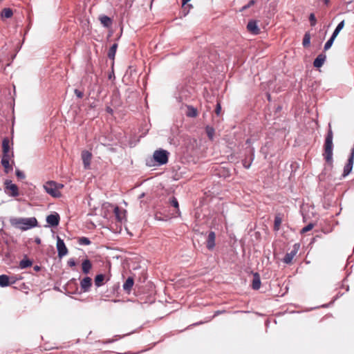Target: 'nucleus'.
<instances>
[{"label": "nucleus", "mask_w": 354, "mask_h": 354, "mask_svg": "<svg viewBox=\"0 0 354 354\" xmlns=\"http://www.w3.org/2000/svg\"><path fill=\"white\" fill-rule=\"evenodd\" d=\"M104 209H113L118 221L122 222L125 218L126 210H122L119 207L110 203H105L103 205Z\"/></svg>", "instance_id": "nucleus-4"}, {"label": "nucleus", "mask_w": 354, "mask_h": 354, "mask_svg": "<svg viewBox=\"0 0 354 354\" xmlns=\"http://www.w3.org/2000/svg\"><path fill=\"white\" fill-rule=\"evenodd\" d=\"M169 204L177 209V212L180 215V209H179V204L177 198L174 196H172L169 198Z\"/></svg>", "instance_id": "nucleus-32"}, {"label": "nucleus", "mask_w": 354, "mask_h": 354, "mask_svg": "<svg viewBox=\"0 0 354 354\" xmlns=\"http://www.w3.org/2000/svg\"><path fill=\"white\" fill-rule=\"evenodd\" d=\"M216 234L213 231L209 232L207 239V248L209 250H212L215 247Z\"/></svg>", "instance_id": "nucleus-12"}, {"label": "nucleus", "mask_w": 354, "mask_h": 354, "mask_svg": "<svg viewBox=\"0 0 354 354\" xmlns=\"http://www.w3.org/2000/svg\"><path fill=\"white\" fill-rule=\"evenodd\" d=\"M281 217L280 214H277L274 217V230L278 231L280 228V225L281 224Z\"/></svg>", "instance_id": "nucleus-27"}, {"label": "nucleus", "mask_w": 354, "mask_h": 354, "mask_svg": "<svg viewBox=\"0 0 354 354\" xmlns=\"http://www.w3.org/2000/svg\"><path fill=\"white\" fill-rule=\"evenodd\" d=\"M106 111L107 113H109L110 114H113V110L110 106H106Z\"/></svg>", "instance_id": "nucleus-43"}, {"label": "nucleus", "mask_w": 354, "mask_h": 354, "mask_svg": "<svg viewBox=\"0 0 354 354\" xmlns=\"http://www.w3.org/2000/svg\"><path fill=\"white\" fill-rule=\"evenodd\" d=\"M344 26V20L342 21L338 24L337 27L335 28V30L333 31L332 36L336 38V37L338 35L339 32L343 29Z\"/></svg>", "instance_id": "nucleus-29"}, {"label": "nucleus", "mask_w": 354, "mask_h": 354, "mask_svg": "<svg viewBox=\"0 0 354 354\" xmlns=\"http://www.w3.org/2000/svg\"><path fill=\"white\" fill-rule=\"evenodd\" d=\"M92 285L91 279L89 277H84L80 282V286L84 292H88Z\"/></svg>", "instance_id": "nucleus-13"}, {"label": "nucleus", "mask_w": 354, "mask_h": 354, "mask_svg": "<svg viewBox=\"0 0 354 354\" xmlns=\"http://www.w3.org/2000/svg\"><path fill=\"white\" fill-rule=\"evenodd\" d=\"M118 301H120V300H117V299L113 300V302H118Z\"/></svg>", "instance_id": "nucleus-50"}, {"label": "nucleus", "mask_w": 354, "mask_h": 354, "mask_svg": "<svg viewBox=\"0 0 354 354\" xmlns=\"http://www.w3.org/2000/svg\"><path fill=\"white\" fill-rule=\"evenodd\" d=\"M354 161V145L353 147L351 149V152L350 156L348 159V162L344 167L343 176H346L348 175L352 171Z\"/></svg>", "instance_id": "nucleus-7"}, {"label": "nucleus", "mask_w": 354, "mask_h": 354, "mask_svg": "<svg viewBox=\"0 0 354 354\" xmlns=\"http://www.w3.org/2000/svg\"><path fill=\"white\" fill-rule=\"evenodd\" d=\"M314 227V224L313 223H308L306 226L303 227L301 230V233H306L310 230H311Z\"/></svg>", "instance_id": "nucleus-36"}, {"label": "nucleus", "mask_w": 354, "mask_h": 354, "mask_svg": "<svg viewBox=\"0 0 354 354\" xmlns=\"http://www.w3.org/2000/svg\"><path fill=\"white\" fill-rule=\"evenodd\" d=\"M268 99L269 101L270 100V94L268 95Z\"/></svg>", "instance_id": "nucleus-49"}, {"label": "nucleus", "mask_w": 354, "mask_h": 354, "mask_svg": "<svg viewBox=\"0 0 354 354\" xmlns=\"http://www.w3.org/2000/svg\"><path fill=\"white\" fill-rule=\"evenodd\" d=\"M9 160H10V156L6 155L3 156L1 158V165L5 169V172L8 173L10 171L12 170V168H10V164H9Z\"/></svg>", "instance_id": "nucleus-18"}, {"label": "nucleus", "mask_w": 354, "mask_h": 354, "mask_svg": "<svg viewBox=\"0 0 354 354\" xmlns=\"http://www.w3.org/2000/svg\"><path fill=\"white\" fill-rule=\"evenodd\" d=\"M221 104L219 103H217L216 106V109H215L216 114L217 115H218L220 114V113H221Z\"/></svg>", "instance_id": "nucleus-41"}, {"label": "nucleus", "mask_w": 354, "mask_h": 354, "mask_svg": "<svg viewBox=\"0 0 354 354\" xmlns=\"http://www.w3.org/2000/svg\"><path fill=\"white\" fill-rule=\"evenodd\" d=\"M326 55L324 53L319 54L314 60L313 66L315 68H320L324 64Z\"/></svg>", "instance_id": "nucleus-15"}, {"label": "nucleus", "mask_w": 354, "mask_h": 354, "mask_svg": "<svg viewBox=\"0 0 354 354\" xmlns=\"http://www.w3.org/2000/svg\"><path fill=\"white\" fill-rule=\"evenodd\" d=\"M74 93L78 98H82L84 96L83 92L78 89H75Z\"/></svg>", "instance_id": "nucleus-40"}, {"label": "nucleus", "mask_w": 354, "mask_h": 354, "mask_svg": "<svg viewBox=\"0 0 354 354\" xmlns=\"http://www.w3.org/2000/svg\"><path fill=\"white\" fill-rule=\"evenodd\" d=\"M255 1L254 0H250L246 5L243 6L241 9L240 11H244L245 10L250 8L253 5H254Z\"/></svg>", "instance_id": "nucleus-38"}, {"label": "nucleus", "mask_w": 354, "mask_h": 354, "mask_svg": "<svg viewBox=\"0 0 354 354\" xmlns=\"http://www.w3.org/2000/svg\"><path fill=\"white\" fill-rule=\"evenodd\" d=\"M3 156L9 155L10 145L8 138H3L2 141Z\"/></svg>", "instance_id": "nucleus-23"}, {"label": "nucleus", "mask_w": 354, "mask_h": 354, "mask_svg": "<svg viewBox=\"0 0 354 354\" xmlns=\"http://www.w3.org/2000/svg\"><path fill=\"white\" fill-rule=\"evenodd\" d=\"M169 154L167 151L160 149L154 151L153 157L158 165H162L168 162Z\"/></svg>", "instance_id": "nucleus-3"}, {"label": "nucleus", "mask_w": 354, "mask_h": 354, "mask_svg": "<svg viewBox=\"0 0 354 354\" xmlns=\"http://www.w3.org/2000/svg\"><path fill=\"white\" fill-rule=\"evenodd\" d=\"M248 30L253 35H258L260 32V29L255 20H250L247 25Z\"/></svg>", "instance_id": "nucleus-11"}, {"label": "nucleus", "mask_w": 354, "mask_h": 354, "mask_svg": "<svg viewBox=\"0 0 354 354\" xmlns=\"http://www.w3.org/2000/svg\"><path fill=\"white\" fill-rule=\"evenodd\" d=\"M333 133L331 129V125L329 123L328 124V130L325 138L324 142V152L323 153V156L326 161L327 163L329 165H332L333 163Z\"/></svg>", "instance_id": "nucleus-1"}, {"label": "nucleus", "mask_w": 354, "mask_h": 354, "mask_svg": "<svg viewBox=\"0 0 354 354\" xmlns=\"http://www.w3.org/2000/svg\"><path fill=\"white\" fill-rule=\"evenodd\" d=\"M100 21L101 24L106 28L110 27L112 24L111 19L106 15L100 16Z\"/></svg>", "instance_id": "nucleus-22"}, {"label": "nucleus", "mask_w": 354, "mask_h": 354, "mask_svg": "<svg viewBox=\"0 0 354 354\" xmlns=\"http://www.w3.org/2000/svg\"><path fill=\"white\" fill-rule=\"evenodd\" d=\"M190 0H182L183 6L185 5L187 2H189Z\"/></svg>", "instance_id": "nucleus-46"}, {"label": "nucleus", "mask_w": 354, "mask_h": 354, "mask_svg": "<svg viewBox=\"0 0 354 354\" xmlns=\"http://www.w3.org/2000/svg\"><path fill=\"white\" fill-rule=\"evenodd\" d=\"M32 265V261H31L27 258H25V259L21 260L19 262V268L21 269L27 268L28 267H30Z\"/></svg>", "instance_id": "nucleus-24"}, {"label": "nucleus", "mask_w": 354, "mask_h": 354, "mask_svg": "<svg viewBox=\"0 0 354 354\" xmlns=\"http://www.w3.org/2000/svg\"><path fill=\"white\" fill-rule=\"evenodd\" d=\"M5 185L6 187L12 192V196H19L18 187L15 184L12 183L11 180H6Z\"/></svg>", "instance_id": "nucleus-14"}, {"label": "nucleus", "mask_w": 354, "mask_h": 354, "mask_svg": "<svg viewBox=\"0 0 354 354\" xmlns=\"http://www.w3.org/2000/svg\"><path fill=\"white\" fill-rule=\"evenodd\" d=\"M57 185H58V189H59V188L63 187V185H62V184H59V183H57Z\"/></svg>", "instance_id": "nucleus-47"}, {"label": "nucleus", "mask_w": 354, "mask_h": 354, "mask_svg": "<svg viewBox=\"0 0 354 354\" xmlns=\"http://www.w3.org/2000/svg\"><path fill=\"white\" fill-rule=\"evenodd\" d=\"M324 3L328 5L329 3V0H324Z\"/></svg>", "instance_id": "nucleus-48"}, {"label": "nucleus", "mask_w": 354, "mask_h": 354, "mask_svg": "<svg viewBox=\"0 0 354 354\" xmlns=\"http://www.w3.org/2000/svg\"><path fill=\"white\" fill-rule=\"evenodd\" d=\"M250 160H248L247 158H245L242 160L243 166L245 169H249L254 160V148H251L250 149Z\"/></svg>", "instance_id": "nucleus-16"}, {"label": "nucleus", "mask_w": 354, "mask_h": 354, "mask_svg": "<svg viewBox=\"0 0 354 354\" xmlns=\"http://www.w3.org/2000/svg\"><path fill=\"white\" fill-rule=\"evenodd\" d=\"M57 249L58 252V257L59 258L63 257L66 255L68 253V249L66 247V245L62 239L59 237L57 238Z\"/></svg>", "instance_id": "nucleus-8"}, {"label": "nucleus", "mask_w": 354, "mask_h": 354, "mask_svg": "<svg viewBox=\"0 0 354 354\" xmlns=\"http://www.w3.org/2000/svg\"><path fill=\"white\" fill-rule=\"evenodd\" d=\"M117 48L118 44L115 43L111 46L108 52V57L109 59H113L115 58Z\"/></svg>", "instance_id": "nucleus-26"}, {"label": "nucleus", "mask_w": 354, "mask_h": 354, "mask_svg": "<svg viewBox=\"0 0 354 354\" xmlns=\"http://www.w3.org/2000/svg\"><path fill=\"white\" fill-rule=\"evenodd\" d=\"M335 39V37L331 35L330 39L326 42L324 49V50H328L333 45L334 40Z\"/></svg>", "instance_id": "nucleus-34"}, {"label": "nucleus", "mask_w": 354, "mask_h": 354, "mask_svg": "<svg viewBox=\"0 0 354 354\" xmlns=\"http://www.w3.org/2000/svg\"><path fill=\"white\" fill-rule=\"evenodd\" d=\"M310 44V35L309 32H306L303 38L302 44L304 47H307Z\"/></svg>", "instance_id": "nucleus-33"}, {"label": "nucleus", "mask_w": 354, "mask_h": 354, "mask_svg": "<svg viewBox=\"0 0 354 354\" xmlns=\"http://www.w3.org/2000/svg\"><path fill=\"white\" fill-rule=\"evenodd\" d=\"M59 215L56 212L55 214H51L46 217V222L52 227L57 226L59 225Z\"/></svg>", "instance_id": "nucleus-9"}, {"label": "nucleus", "mask_w": 354, "mask_h": 354, "mask_svg": "<svg viewBox=\"0 0 354 354\" xmlns=\"http://www.w3.org/2000/svg\"><path fill=\"white\" fill-rule=\"evenodd\" d=\"M205 132L207 133V137L209 140H212L214 139L215 130L212 127L207 126L205 127Z\"/></svg>", "instance_id": "nucleus-30"}, {"label": "nucleus", "mask_w": 354, "mask_h": 354, "mask_svg": "<svg viewBox=\"0 0 354 354\" xmlns=\"http://www.w3.org/2000/svg\"><path fill=\"white\" fill-rule=\"evenodd\" d=\"M91 268H92V264L89 259H86L85 260L83 261V262L82 263V272L84 274H88L90 272Z\"/></svg>", "instance_id": "nucleus-20"}, {"label": "nucleus", "mask_w": 354, "mask_h": 354, "mask_svg": "<svg viewBox=\"0 0 354 354\" xmlns=\"http://www.w3.org/2000/svg\"><path fill=\"white\" fill-rule=\"evenodd\" d=\"M35 242L37 243V244H40L41 243V239L37 237L35 239Z\"/></svg>", "instance_id": "nucleus-45"}, {"label": "nucleus", "mask_w": 354, "mask_h": 354, "mask_svg": "<svg viewBox=\"0 0 354 354\" xmlns=\"http://www.w3.org/2000/svg\"><path fill=\"white\" fill-rule=\"evenodd\" d=\"M247 143H249L250 142V140L248 139L247 141H246Z\"/></svg>", "instance_id": "nucleus-51"}, {"label": "nucleus", "mask_w": 354, "mask_h": 354, "mask_svg": "<svg viewBox=\"0 0 354 354\" xmlns=\"http://www.w3.org/2000/svg\"><path fill=\"white\" fill-rule=\"evenodd\" d=\"M261 286L260 276L258 273L254 274L252 287L254 290H259Z\"/></svg>", "instance_id": "nucleus-21"}, {"label": "nucleus", "mask_w": 354, "mask_h": 354, "mask_svg": "<svg viewBox=\"0 0 354 354\" xmlns=\"http://www.w3.org/2000/svg\"><path fill=\"white\" fill-rule=\"evenodd\" d=\"M198 115L197 109L194 108L192 106H187V116L194 118Z\"/></svg>", "instance_id": "nucleus-28"}, {"label": "nucleus", "mask_w": 354, "mask_h": 354, "mask_svg": "<svg viewBox=\"0 0 354 354\" xmlns=\"http://www.w3.org/2000/svg\"><path fill=\"white\" fill-rule=\"evenodd\" d=\"M15 173H16V176L19 179H24L26 178L24 173L19 169H17Z\"/></svg>", "instance_id": "nucleus-39"}, {"label": "nucleus", "mask_w": 354, "mask_h": 354, "mask_svg": "<svg viewBox=\"0 0 354 354\" xmlns=\"http://www.w3.org/2000/svg\"><path fill=\"white\" fill-rule=\"evenodd\" d=\"M91 158L92 154L88 151L85 150L82 152V159L84 169H87L90 167Z\"/></svg>", "instance_id": "nucleus-10"}, {"label": "nucleus", "mask_w": 354, "mask_h": 354, "mask_svg": "<svg viewBox=\"0 0 354 354\" xmlns=\"http://www.w3.org/2000/svg\"><path fill=\"white\" fill-rule=\"evenodd\" d=\"M34 270H35V271L40 270V267L39 266H34Z\"/></svg>", "instance_id": "nucleus-44"}, {"label": "nucleus", "mask_w": 354, "mask_h": 354, "mask_svg": "<svg viewBox=\"0 0 354 354\" xmlns=\"http://www.w3.org/2000/svg\"><path fill=\"white\" fill-rule=\"evenodd\" d=\"M12 225L22 230H28L37 225V221L35 217L31 218H10Z\"/></svg>", "instance_id": "nucleus-2"}, {"label": "nucleus", "mask_w": 354, "mask_h": 354, "mask_svg": "<svg viewBox=\"0 0 354 354\" xmlns=\"http://www.w3.org/2000/svg\"><path fill=\"white\" fill-rule=\"evenodd\" d=\"M78 243L80 245H88L91 244V242L88 238L82 236L79 239Z\"/></svg>", "instance_id": "nucleus-35"}, {"label": "nucleus", "mask_w": 354, "mask_h": 354, "mask_svg": "<svg viewBox=\"0 0 354 354\" xmlns=\"http://www.w3.org/2000/svg\"><path fill=\"white\" fill-rule=\"evenodd\" d=\"M44 189L50 196L53 197H59L61 194L58 190V185L55 181H48L44 185Z\"/></svg>", "instance_id": "nucleus-5"}, {"label": "nucleus", "mask_w": 354, "mask_h": 354, "mask_svg": "<svg viewBox=\"0 0 354 354\" xmlns=\"http://www.w3.org/2000/svg\"><path fill=\"white\" fill-rule=\"evenodd\" d=\"M15 280L12 281H10V278L6 274L0 275V287L4 288L10 286V284L15 283Z\"/></svg>", "instance_id": "nucleus-17"}, {"label": "nucleus", "mask_w": 354, "mask_h": 354, "mask_svg": "<svg viewBox=\"0 0 354 354\" xmlns=\"http://www.w3.org/2000/svg\"><path fill=\"white\" fill-rule=\"evenodd\" d=\"M134 283V280L132 277H128L124 283L122 287L123 290L129 293Z\"/></svg>", "instance_id": "nucleus-19"}, {"label": "nucleus", "mask_w": 354, "mask_h": 354, "mask_svg": "<svg viewBox=\"0 0 354 354\" xmlns=\"http://www.w3.org/2000/svg\"><path fill=\"white\" fill-rule=\"evenodd\" d=\"M104 279V275L102 274H100L96 275L95 277V285L97 287H100L103 284V281Z\"/></svg>", "instance_id": "nucleus-31"}, {"label": "nucleus", "mask_w": 354, "mask_h": 354, "mask_svg": "<svg viewBox=\"0 0 354 354\" xmlns=\"http://www.w3.org/2000/svg\"><path fill=\"white\" fill-rule=\"evenodd\" d=\"M300 245L299 243L294 244L292 250L290 252L286 253V255L284 256L283 259V262L286 264L291 263L293 258L297 254Z\"/></svg>", "instance_id": "nucleus-6"}, {"label": "nucleus", "mask_w": 354, "mask_h": 354, "mask_svg": "<svg viewBox=\"0 0 354 354\" xmlns=\"http://www.w3.org/2000/svg\"><path fill=\"white\" fill-rule=\"evenodd\" d=\"M68 266H70V267H73L75 266V261L74 260V259H70L68 262Z\"/></svg>", "instance_id": "nucleus-42"}, {"label": "nucleus", "mask_w": 354, "mask_h": 354, "mask_svg": "<svg viewBox=\"0 0 354 354\" xmlns=\"http://www.w3.org/2000/svg\"><path fill=\"white\" fill-rule=\"evenodd\" d=\"M12 15H13L12 10V9H10L9 8H3L1 13V17L6 18V19L10 18L12 16Z\"/></svg>", "instance_id": "nucleus-25"}, {"label": "nucleus", "mask_w": 354, "mask_h": 354, "mask_svg": "<svg viewBox=\"0 0 354 354\" xmlns=\"http://www.w3.org/2000/svg\"><path fill=\"white\" fill-rule=\"evenodd\" d=\"M309 21L311 26H315L317 24V19L314 13H310L309 16Z\"/></svg>", "instance_id": "nucleus-37"}]
</instances>
